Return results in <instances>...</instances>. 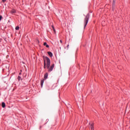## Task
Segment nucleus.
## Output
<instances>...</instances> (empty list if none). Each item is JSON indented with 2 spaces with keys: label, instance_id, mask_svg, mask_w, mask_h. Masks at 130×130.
<instances>
[{
  "label": "nucleus",
  "instance_id": "11",
  "mask_svg": "<svg viewBox=\"0 0 130 130\" xmlns=\"http://www.w3.org/2000/svg\"><path fill=\"white\" fill-rule=\"evenodd\" d=\"M52 28L54 32H55V29L54 28V26H53V25H52Z\"/></svg>",
  "mask_w": 130,
  "mask_h": 130
},
{
  "label": "nucleus",
  "instance_id": "12",
  "mask_svg": "<svg viewBox=\"0 0 130 130\" xmlns=\"http://www.w3.org/2000/svg\"><path fill=\"white\" fill-rule=\"evenodd\" d=\"M19 29H20V27H19V26H16V27H15V29H16V30H19Z\"/></svg>",
  "mask_w": 130,
  "mask_h": 130
},
{
  "label": "nucleus",
  "instance_id": "1",
  "mask_svg": "<svg viewBox=\"0 0 130 130\" xmlns=\"http://www.w3.org/2000/svg\"><path fill=\"white\" fill-rule=\"evenodd\" d=\"M45 60H46L47 68L48 72H52L53 69L54 68V64H52L50 66V59L48 57H45Z\"/></svg>",
  "mask_w": 130,
  "mask_h": 130
},
{
  "label": "nucleus",
  "instance_id": "8",
  "mask_svg": "<svg viewBox=\"0 0 130 130\" xmlns=\"http://www.w3.org/2000/svg\"><path fill=\"white\" fill-rule=\"evenodd\" d=\"M2 106L3 108H5V107H6V104L4 102H3L2 104Z\"/></svg>",
  "mask_w": 130,
  "mask_h": 130
},
{
  "label": "nucleus",
  "instance_id": "16",
  "mask_svg": "<svg viewBox=\"0 0 130 130\" xmlns=\"http://www.w3.org/2000/svg\"><path fill=\"white\" fill-rule=\"evenodd\" d=\"M70 46V45H68L67 46V49H69V47Z\"/></svg>",
  "mask_w": 130,
  "mask_h": 130
},
{
  "label": "nucleus",
  "instance_id": "7",
  "mask_svg": "<svg viewBox=\"0 0 130 130\" xmlns=\"http://www.w3.org/2000/svg\"><path fill=\"white\" fill-rule=\"evenodd\" d=\"M48 54L49 55V56H50V57H52V53H51V52H48Z\"/></svg>",
  "mask_w": 130,
  "mask_h": 130
},
{
  "label": "nucleus",
  "instance_id": "18",
  "mask_svg": "<svg viewBox=\"0 0 130 130\" xmlns=\"http://www.w3.org/2000/svg\"><path fill=\"white\" fill-rule=\"evenodd\" d=\"M60 43H62V41L61 40H60Z\"/></svg>",
  "mask_w": 130,
  "mask_h": 130
},
{
  "label": "nucleus",
  "instance_id": "15",
  "mask_svg": "<svg viewBox=\"0 0 130 130\" xmlns=\"http://www.w3.org/2000/svg\"><path fill=\"white\" fill-rule=\"evenodd\" d=\"M115 5V2L113 1V6H114Z\"/></svg>",
  "mask_w": 130,
  "mask_h": 130
},
{
  "label": "nucleus",
  "instance_id": "4",
  "mask_svg": "<svg viewBox=\"0 0 130 130\" xmlns=\"http://www.w3.org/2000/svg\"><path fill=\"white\" fill-rule=\"evenodd\" d=\"M90 125V128L91 130H94V123H89Z\"/></svg>",
  "mask_w": 130,
  "mask_h": 130
},
{
  "label": "nucleus",
  "instance_id": "17",
  "mask_svg": "<svg viewBox=\"0 0 130 130\" xmlns=\"http://www.w3.org/2000/svg\"><path fill=\"white\" fill-rule=\"evenodd\" d=\"M7 0H2V2H3V3H5V2H6Z\"/></svg>",
  "mask_w": 130,
  "mask_h": 130
},
{
  "label": "nucleus",
  "instance_id": "3",
  "mask_svg": "<svg viewBox=\"0 0 130 130\" xmlns=\"http://www.w3.org/2000/svg\"><path fill=\"white\" fill-rule=\"evenodd\" d=\"M44 58V68L46 69V66H47V64H46V60H45V57H43Z\"/></svg>",
  "mask_w": 130,
  "mask_h": 130
},
{
  "label": "nucleus",
  "instance_id": "19",
  "mask_svg": "<svg viewBox=\"0 0 130 130\" xmlns=\"http://www.w3.org/2000/svg\"><path fill=\"white\" fill-rule=\"evenodd\" d=\"M19 75H22V73L20 72V73H19Z\"/></svg>",
  "mask_w": 130,
  "mask_h": 130
},
{
  "label": "nucleus",
  "instance_id": "14",
  "mask_svg": "<svg viewBox=\"0 0 130 130\" xmlns=\"http://www.w3.org/2000/svg\"><path fill=\"white\" fill-rule=\"evenodd\" d=\"M2 19H3V16H0V21H1V20H2Z\"/></svg>",
  "mask_w": 130,
  "mask_h": 130
},
{
  "label": "nucleus",
  "instance_id": "6",
  "mask_svg": "<svg viewBox=\"0 0 130 130\" xmlns=\"http://www.w3.org/2000/svg\"><path fill=\"white\" fill-rule=\"evenodd\" d=\"M48 77V73H46L44 75V79H45V80H46V79H47Z\"/></svg>",
  "mask_w": 130,
  "mask_h": 130
},
{
  "label": "nucleus",
  "instance_id": "20",
  "mask_svg": "<svg viewBox=\"0 0 130 130\" xmlns=\"http://www.w3.org/2000/svg\"><path fill=\"white\" fill-rule=\"evenodd\" d=\"M21 73H22V70H20Z\"/></svg>",
  "mask_w": 130,
  "mask_h": 130
},
{
  "label": "nucleus",
  "instance_id": "2",
  "mask_svg": "<svg viewBox=\"0 0 130 130\" xmlns=\"http://www.w3.org/2000/svg\"><path fill=\"white\" fill-rule=\"evenodd\" d=\"M89 18H90V15L89 14H87L84 19V28L87 26V24H88V22L89 21Z\"/></svg>",
  "mask_w": 130,
  "mask_h": 130
},
{
  "label": "nucleus",
  "instance_id": "13",
  "mask_svg": "<svg viewBox=\"0 0 130 130\" xmlns=\"http://www.w3.org/2000/svg\"><path fill=\"white\" fill-rule=\"evenodd\" d=\"M18 81H21V77L20 76L18 77Z\"/></svg>",
  "mask_w": 130,
  "mask_h": 130
},
{
  "label": "nucleus",
  "instance_id": "9",
  "mask_svg": "<svg viewBox=\"0 0 130 130\" xmlns=\"http://www.w3.org/2000/svg\"><path fill=\"white\" fill-rule=\"evenodd\" d=\"M43 83H44V80H42L41 81V86L42 87L43 86Z\"/></svg>",
  "mask_w": 130,
  "mask_h": 130
},
{
  "label": "nucleus",
  "instance_id": "10",
  "mask_svg": "<svg viewBox=\"0 0 130 130\" xmlns=\"http://www.w3.org/2000/svg\"><path fill=\"white\" fill-rule=\"evenodd\" d=\"M11 13L12 14H15L16 13V10L15 9H13V10L11 11Z\"/></svg>",
  "mask_w": 130,
  "mask_h": 130
},
{
  "label": "nucleus",
  "instance_id": "5",
  "mask_svg": "<svg viewBox=\"0 0 130 130\" xmlns=\"http://www.w3.org/2000/svg\"><path fill=\"white\" fill-rule=\"evenodd\" d=\"M44 46H46V47H47V48H49V45H47V43H46V42L44 43Z\"/></svg>",
  "mask_w": 130,
  "mask_h": 130
}]
</instances>
